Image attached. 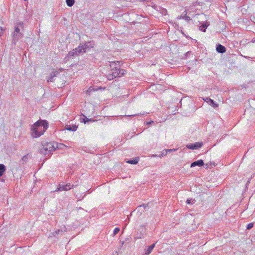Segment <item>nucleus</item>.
<instances>
[{
    "label": "nucleus",
    "instance_id": "1",
    "mask_svg": "<svg viewBox=\"0 0 255 255\" xmlns=\"http://www.w3.org/2000/svg\"><path fill=\"white\" fill-rule=\"evenodd\" d=\"M48 123L46 120H38L31 127V135L34 138H37L43 134L47 129Z\"/></svg>",
    "mask_w": 255,
    "mask_h": 255
},
{
    "label": "nucleus",
    "instance_id": "2",
    "mask_svg": "<svg viewBox=\"0 0 255 255\" xmlns=\"http://www.w3.org/2000/svg\"><path fill=\"white\" fill-rule=\"evenodd\" d=\"M58 143L56 142H47L46 141H43L41 142L39 150L42 154L45 155L48 154L58 148Z\"/></svg>",
    "mask_w": 255,
    "mask_h": 255
},
{
    "label": "nucleus",
    "instance_id": "3",
    "mask_svg": "<svg viewBox=\"0 0 255 255\" xmlns=\"http://www.w3.org/2000/svg\"><path fill=\"white\" fill-rule=\"evenodd\" d=\"M23 28V23L22 22H19L14 26V30L12 34V42L14 44L18 41L22 36V34L20 32V28Z\"/></svg>",
    "mask_w": 255,
    "mask_h": 255
},
{
    "label": "nucleus",
    "instance_id": "4",
    "mask_svg": "<svg viewBox=\"0 0 255 255\" xmlns=\"http://www.w3.org/2000/svg\"><path fill=\"white\" fill-rule=\"evenodd\" d=\"M125 70L120 68H114L111 69V71L107 75V78L109 80H112L117 77H121L125 74Z\"/></svg>",
    "mask_w": 255,
    "mask_h": 255
},
{
    "label": "nucleus",
    "instance_id": "5",
    "mask_svg": "<svg viewBox=\"0 0 255 255\" xmlns=\"http://www.w3.org/2000/svg\"><path fill=\"white\" fill-rule=\"evenodd\" d=\"M86 51V50L85 48L84 45L83 44H80L78 47L75 48L74 49L72 50V51H70L68 53L66 58H69L72 56H79L81 54L85 52Z\"/></svg>",
    "mask_w": 255,
    "mask_h": 255
},
{
    "label": "nucleus",
    "instance_id": "6",
    "mask_svg": "<svg viewBox=\"0 0 255 255\" xmlns=\"http://www.w3.org/2000/svg\"><path fill=\"white\" fill-rule=\"evenodd\" d=\"M203 145V142H196L194 143H190L186 145V147L190 149H197L201 148Z\"/></svg>",
    "mask_w": 255,
    "mask_h": 255
},
{
    "label": "nucleus",
    "instance_id": "7",
    "mask_svg": "<svg viewBox=\"0 0 255 255\" xmlns=\"http://www.w3.org/2000/svg\"><path fill=\"white\" fill-rule=\"evenodd\" d=\"M204 101L213 108H216L218 107V104L210 98H206L204 99Z\"/></svg>",
    "mask_w": 255,
    "mask_h": 255
},
{
    "label": "nucleus",
    "instance_id": "8",
    "mask_svg": "<svg viewBox=\"0 0 255 255\" xmlns=\"http://www.w3.org/2000/svg\"><path fill=\"white\" fill-rule=\"evenodd\" d=\"M140 231L139 233L136 235V239H142L144 237L145 235V229L143 227H141L140 228Z\"/></svg>",
    "mask_w": 255,
    "mask_h": 255
},
{
    "label": "nucleus",
    "instance_id": "9",
    "mask_svg": "<svg viewBox=\"0 0 255 255\" xmlns=\"http://www.w3.org/2000/svg\"><path fill=\"white\" fill-rule=\"evenodd\" d=\"M204 164V163L203 160H202V159H200V160H198L197 161H194V162H192L191 164V165H190V167H195L196 166H202Z\"/></svg>",
    "mask_w": 255,
    "mask_h": 255
},
{
    "label": "nucleus",
    "instance_id": "10",
    "mask_svg": "<svg viewBox=\"0 0 255 255\" xmlns=\"http://www.w3.org/2000/svg\"><path fill=\"white\" fill-rule=\"evenodd\" d=\"M216 50L219 53H224L226 52V49L225 46L220 44H218L216 46Z\"/></svg>",
    "mask_w": 255,
    "mask_h": 255
},
{
    "label": "nucleus",
    "instance_id": "11",
    "mask_svg": "<svg viewBox=\"0 0 255 255\" xmlns=\"http://www.w3.org/2000/svg\"><path fill=\"white\" fill-rule=\"evenodd\" d=\"M85 48L86 49H89L90 48H94L95 43L93 41H88L84 44Z\"/></svg>",
    "mask_w": 255,
    "mask_h": 255
},
{
    "label": "nucleus",
    "instance_id": "12",
    "mask_svg": "<svg viewBox=\"0 0 255 255\" xmlns=\"http://www.w3.org/2000/svg\"><path fill=\"white\" fill-rule=\"evenodd\" d=\"M155 244H153L149 246H147V248L145 249V255H149L155 247Z\"/></svg>",
    "mask_w": 255,
    "mask_h": 255
},
{
    "label": "nucleus",
    "instance_id": "13",
    "mask_svg": "<svg viewBox=\"0 0 255 255\" xmlns=\"http://www.w3.org/2000/svg\"><path fill=\"white\" fill-rule=\"evenodd\" d=\"M121 62L119 61H113V62H111L110 67L111 68V69H113L114 68L116 69V68H118V67H117V65H119L120 66L121 65Z\"/></svg>",
    "mask_w": 255,
    "mask_h": 255
},
{
    "label": "nucleus",
    "instance_id": "14",
    "mask_svg": "<svg viewBox=\"0 0 255 255\" xmlns=\"http://www.w3.org/2000/svg\"><path fill=\"white\" fill-rule=\"evenodd\" d=\"M58 73V72L56 70H55V71L50 73L49 77L47 79L48 82H51L52 81L53 77H54Z\"/></svg>",
    "mask_w": 255,
    "mask_h": 255
},
{
    "label": "nucleus",
    "instance_id": "15",
    "mask_svg": "<svg viewBox=\"0 0 255 255\" xmlns=\"http://www.w3.org/2000/svg\"><path fill=\"white\" fill-rule=\"evenodd\" d=\"M185 12V11L184 12H183L179 17H177V19H185L186 21H190L191 20V18L190 17L187 15V12H186L185 14H184V13Z\"/></svg>",
    "mask_w": 255,
    "mask_h": 255
},
{
    "label": "nucleus",
    "instance_id": "16",
    "mask_svg": "<svg viewBox=\"0 0 255 255\" xmlns=\"http://www.w3.org/2000/svg\"><path fill=\"white\" fill-rule=\"evenodd\" d=\"M77 127L76 126L66 125L65 126V129L69 131H76L77 130Z\"/></svg>",
    "mask_w": 255,
    "mask_h": 255
},
{
    "label": "nucleus",
    "instance_id": "17",
    "mask_svg": "<svg viewBox=\"0 0 255 255\" xmlns=\"http://www.w3.org/2000/svg\"><path fill=\"white\" fill-rule=\"evenodd\" d=\"M209 25L208 22H205L202 23L199 27V29L203 32L206 31V29Z\"/></svg>",
    "mask_w": 255,
    "mask_h": 255
},
{
    "label": "nucleus",
    "instance_id": "18",
    "mask_svg": "<svg viewBox=\"0 0 255 255\" xmlns=\"http://www.w3.org/2000/svg\"><path fill=\"white\" fill-rule=\"evenodd\" d=\"M5 170V166L2 164H0V177L2 176Z\"/></svg>",
    "mask_w": 255,
    "mask_h": 255
},
{
    "label": "nucleus",
    "instance_id": "19",
    "mask_svg": "<svg viewBox=\"0 0 255 255\" xmlns=\"http://www.w3.org/2000/svg\"><path fill=\"white\" fill-rule=\"evenodd\" d=\"M139 158L136 157L133 159H130L127 161L128 163L131 164H137L138 162Z\"/></svg>",
    "mask_w": 255,
    "mask_h": 255
},
{
    "label": "nucleus",
    "instance_id": "20",
    "mask_svg": "<svg viewBox=\"0 0 255 255\" xmlns=\"http://www.w3.org/2000/svg\"><path fill=\"white\" fill-rule=\"evenodd\" d=\"M66 231V228L65 227H64L63 228V230H58L57 231H56L54 233V236L55 237H56L57 235H58L60 233H62V232H65Z\"/></svg>",
    "mask_w": 255,
    "mask_h": 255
},
{
    "label": "nucleus",
    "instance_id": "21",
    "mask_svg": "<svg viewBox=\"0 0 255 255\" xmlns=\"http://www.w3.org/2000/svg\"><path fill=\"white\" fill-rule=\"evenodd\" d=\"M66 189L67 188H65V185H59L58 187L57 188V190H56L55 191H66Z\"/></svg>",
    "mask_w": 255,
    "mask_h": 255
},
{
    "label": "nucleus",
    "instance_id": "22",
    "mask_svg": "<svg viewBox=\"0 0 255 255\" xmlns=\"http://www.w3.org/2000/svg\"><path fill=\"white\" fill-rule=\"evenodd\" d=\"M66 2L68 6L71 7L75 3V0H66Z\"/></svg>",
    "mask_w": 255,
    "mask_h": 255
},
{
    "label": "nucleus",
    "instance_id": "23",
    "mask_svg": "<svg viewBox=\"0 0 255 255\" xmlns=\"http://www.w3.org/2000/svg\"><path fill=\"white\" fill-rule=\"evenodd\" d=\"M73 187L74 185L73 184H71L70 183H67L65 185V188H67L66 191H68L69 189L73 188Z\"/></svg>",
    "mask_w": 255,
    "mask_h": 255
},
{
    "label": "nucleus",
    "instance_id": "24",
    "mask_svg": "<svg viewBox=\"0 0 255 255\" xmlns=\"http://www.w3.org/2000/svg\"><path fill=\"white\" fill-rule=\"evenodd\" d=\"M195 202V200L192 198H189L187 200L186 203L188 204H193Z\"/></svg>",
    "mask_w": 255,
    "mask_h": 255
},
{
    "label": "nucleus",
    "instance_id": "25",
    "mask_svg": "<svg viewBox=\"0 0 255 255\" xmlns=\"http://www.w3.org/2000/svg\"><path fill=\"white\" fill-rule=\"evenodd\" d=\"M94 91V89H93L91 87H90L88 90L85 91V93L87 95H90L91 93Z\"/></svg>",
    "mask_w": 255,
    "mask_h": 255
},
{
    "label": "nucleus",
    "instance_id": "26",
    "mask_svg": "<svg viewBox=\"0 0 255 255\" xmlns=\"http://www.w3.org/2000/svg\"><path fill=\"white\" fill-rule=\"evenodd\" d=\"M254 227V223H249L248 224L247 226V229L248 230H250L253 227Z\"/></svg>",
    "mask_w": 255,
    "mask_h": 255
},
{
    "label": "nucleus",
    "instance_id": "27",
    "mask_svg": "<svg viewBox=\"0 0 255 255\" xmlns=\"http://www.w3.org/2000/svg\"><path fill=\"white\" fill-rule=\"evenodd\" d=\"M120 231V228H116L114 229L113 232V236L117 235Z\"/></svg>",
    "mask_w": 255,
    "mask_h": 255
},
{
    "label": "nucleus",
    "instance_id": "28",
    "mask_svg": "<svg viewBox=\"0 0 255 255\" xmlns=\"http://www.w3.org/2000/svg\"><path fill=\"white\" fill-rule=\"evenodd\" d=\"M141 207H143L144 209H146L147 207H148V205L147 204H142L141 205H140L138 207V208L140 209L141 208Z\"/></svg>",
    "mask_w": 255,
    "mask_h": 255
},
{
    "label": "nucleus",
    "instance_id": "29",
    "mask_svg": "<svg viewBox=\"0 0 255 255\" xmlns=\"http://www.w3.org/2000/svg\"><path fill=\"white\" fill-rule=\"evenodd\" d=\"M22 160L24 161H26L28 159V155H24L22 157Z\"/></svg>",
    "mask_w": 255,
    "mask_h": 255
},
{
    "label": "nucleus",
    "instance_id": "30",
    "mask_svg": "<svg viewBox=\"0 0 255 255\" xmlns=\"http://www.w3.org/2000/svg\"><path fill=\"white\" fill-rule=\"evenodd\" d=\"M92 120L91 119H88L86 117L85 118V119H83V122L86 123V122H88L89 121H91Z\"/></svg>",
    "mask_w": 255,
    "mask_h": 255
},
{
    "label": "nucleus",
    "instance_id": "31",
    "mask_svg": "<svg viewBox=\"0 0 255 255\" xmlns=\"http://www.w3.org/2000/svg\"><path fill=\"white\" fill-rule=\"evenodd\" d=\"M175 150H176L175 149H168V150H167V152H172V151H175Z\"/></svg>",
    "mask_w": 255,
    "mask_h": 255
},
{
    "label": "nucleus",
    "instance_id": "32",
    "mask_svg": "<svg viewBox=\"0 0 255 255\" xmlns=\"http://www.w3.org/2000/svg\"><path fill=\"white\" fill-rule=\"evenodd\" d=\"M124 243H125V242H124V241H123V242H121V246H120V248H119V250L121 249V248H122V246L124 245Z\"/></svg>",
    "mask_w": 255,
    "mask_h": 255
},
{
    "label": "nucleus",
    "instance_id": "33",
    "mask_svg": "<svg viewBox=\"0 0 255 255\" xmlns=\"http://www.w3.org/2000/svg\"><path fill=\"white\" fill-rule=\"evenodd\" d=\"M135 116H136V114L132 115H128V116L126 115L125 116H126V117H134Z\"/></svg>",
    "mask_w": 255,
    "mask_h": 255
},
{
    "label": "nucleus",
    "instance_id": "34",
    "mask_svg": "<svg viewBox=\"0 0 255 255\" xmlns=\"http://www.w3.org/2000/svg\"><path fill=\"white\" fill-rule=\"evenodd\" d=\"M2 29L0 28V36L2 34Z\"/></svg>",
    "mask_w": 255,
    "mask_h": 255
},
{
    "label": "nucleus",
    "instance_id": "35",
    "mask_svg": "<svg viewBox=\"0 0 255 255\" xmlns=\"http://www.w3.org/2000/svg\"><path fill=\"white\" fill-rule=\"evenodd\" d=\"M245 58H247V59H249L250 58V57H248V56H244Z\"/></svg>",
    "mask_w": 255,
    "mask_h": 255
},
{
    "label": "nucleus",
    "instance_id": "36",
    "mask_svg": "<svg viewBox=\"0 0 255 255\" xmlns=\"http://www.w3.org/2000/svg\"><path fill=\"white\" fill-rule=\"evenodd\" d=\"M116 254L118 255V253L117 252H116Z\"/></svg>",
    "mask_w": 255,
    "mask_h": 255
},
{
    "label": "nucleus",
    "instance_id": "37",
    "mask_svg": "<svg viewBox=\"0 0 255 255\" xmlns=\"http://www.w3.org/2000/svg\"><path fill=\"white\" fill-rule=\"evenodd\" d=\"M254 41L255 42V40H254Z\"/></svg>",
    "mask_w": 255,
    "mask_h": 255
},
{
    "label": "nucleus",
    "instance_id": "38",
    "mask_svg": "<svg viewBox=\"0 0 255 255\" xmlns=\"http://www.w3.org/2000/svg\"><path fill=\"white\" fill-rule=\"evenodd\" d=\"M254 41L255 42V40H254Z\"/></svg>",
    "mask_w": 255,
    "mask_h": 255
},
{
    "label": "nucleus",
    "instance_id": "39",
    "mask_svg": "<svg viewBox=\"0 0 255 255\" xmlns=\"http://www.w3.org/2000/svg\"><path fill=\"white\" fill-rule=\"evenodd\" d=\"M254 41L255 42V40H254Z\"/></svg>",
    "mask_w": 255,
    "mask_h": 255
}]
</instances>
